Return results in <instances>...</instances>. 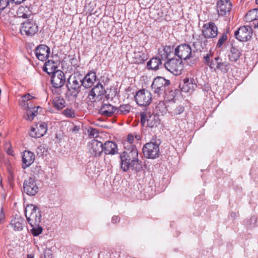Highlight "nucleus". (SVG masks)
<instances>
[{
	"label": "nucleus",
	"instance_id": "nucleus-28",
	"mask_svg": "<svg viewBox=\"0 0 258 258\" xmlns=\"http://www.w3.org/2000/svg\"><path fill=\"white\" fill-rule=\"evenodd\" d=\"M208 40L204 36H199L196 40L193 42L192 46L197 51H201L207 46Z\"/></svg>",
	"mask_w": 258,
	"mask_h": 258
},
{
	"label": "nucleus",
	"instance_id": "nucleus-37",
	"mask_svg": "<svg viewBox=\"0 0 258 258\" xmlns=\"http://www.w3.org/2000/svg\"><path fill=\"white\" fill-rule=\"evenodd\" d=\"M29 8L27 7L21 6L19 8L17 11V14L19 17H22L23 18H27L28 15V12H29Z\"/></svg>",
	"mask_w": 258,
	"mask_h": 258
},
{
	"label": "nucleus",
	"instance_id": "nucleus-35",
	"mask_svg": "<svg viewBox=\"0 0 258 258\" xmlns=\"http://www.w3.org/2000/svg\"><path fill=\"white\" fill-rule=\"evenodd\" d=\"M256 9H254L249 11L245 16V20L247 22L255 21L256 19Z\"/></svg>",
	"mask_w": 258,
	"mask_h": 258
},
{
	"label": "nucleus",
	"instance_id": "nucleus-10",
	"mask_svg": "<svg viewBox=\"0 0 258 258\" xmlns=\"http://www.w3.org/2000/svg\"><path fill=\"white\" fill-rule=\"evenodd\" d=\"M174 54L182 60L189 59L191 57V48L189 45L183 43L177 46Z\"/></svg>",
	"mask_w": 258,
	"mask_h": 258
},
{
	"label": "nucleus",
	"instance_id": "nucleus-51",
	"mask_svg": "<svg viewBox=\"0 0 258 258\" xmlns=\"http://www.w3.org/2000/svg\"><path fill=\"white\" fill-rule=\"evenodd\" d=\"M146 121H147V119H146V115H144V114H142L141 115V123L143 125H144V124L146 122Z\"/></svg>",
	"mask_w": 258,
	"mask_h": 258
},
{
	"label": "nucleus",
	"instance_id": "nucleus-24",
	"mask_svg": "<svg viewBox=\"0 0 258 258\" xmlns=\"http://www.w3.org/2000/svg\"><path fill=\"white\" fill-rule=\"evenodd\" d=\"M116 107L110 104H103L99 109V112L105 116H111L116 114Z\"/></svg>",
	"mask_w": 258,
	"mask_h": 258
},
{
	"label": "nucleus",
	"instance_id": "nucleus-12",
	"mask_svg": "<svg viewBox=\"0 0 258 258\" xmlns=\"http://www.w3.org/2000/svg\"><path fill=\"white\" fill-rule=\"evenodd\" d=\"M252 34V28L249 26L240 27L235 32L236 38L240 41L244 42L249 40Z\"/></svg>",
	"mask_w": 258,
	"mask_h": 258
},
{
	"label": "nucleus",
	"instance_id": "nucleus-57",
	"mask_svg": "<svg viewBox=\"0 0 258 258\" xmlns=\"http://www.w3.org/2000/svg\"><path fill=\"white\" fill-rule=\"evenodd\" d=\"M27 258H34V256L31 254H28Z\"/></svg>",
	"mask_w": 258,
	"mask_h": 258
},
{
	"label": "nucleus",
	"instance_id": "nucleus-16",
	"mask_svg": "<svg viewBox=\"0 0 258 258\" xmlns=\"http://www.w3.org/2000/svg\"><path fill=\"white\" fill-rule=\"evenodd\" d=\"M23 191L30 196H34L37 193L38 187L34 178L30 177L25 180L23 184Z\"/></svg>",
	"mask_w": 258,
	"mask_h": 258
},
{
	"label": "nucleus",
	"instance_id": "nucleus-23",
	"mask_svg": "<svg viewBox=\"0 0 258 258\" xmlns=\"http://www.w3.org/2000/svg\"><path fill=\"white\" fill-rule=\"evenodd\" d=\"M35 155L29 151H25L22 156V167L24 169L30 166L34 161Z\"/></svg>",
	"mask_w": 258,
	"mask_h": 258
},
{
	"label": "nucleus",
	"instance_id": "nucleus-54",
	"mask_svg": "<svg viewBox=\"0 0 258 258\" xmlns=\"http://www.w3.org/2000/svg\"><path fill=\"white\" fill-rule=\"evenodd\" d=\"M7 152L8 154L11 155V156H14V152L12 149H9L7 150Z\"/></svg>",
	"mask_w": 258,
	"mask_h": 258
},
{
	"label": "nucleus",
	"instance_id": "nucleus-34",
	"mask_svg": "<svg viewBox=\"0 0 258 258\" xmlns=\"http://www.w3.org/2000/svg\"><path fill=\"white\" fill-rule=\"evenodd\" d=\"M131 106L129 104L121 105L118 108L116 107V114L124 115L130 112Z\"/></svg>",
	"mask_w": 258,
	"mask_h": 258
},
{
	"label": "nucleus",
	"instance_id": "nucleus-4",
	"mask_svg": "<svg viewBox=\"0 0 258 258\" xmlns=\"http://www.w3.org/2000/svg\"><path fill=\"white\" fill-rule=\"evenodd\" d=\"M169 84V80L162 77H158L154 79L151 88L155 94L160 95L166 91V88Z\"/></svg>",
	"mask_w": 258,
	"mask_h": 258
},
{
	"label": "nucleus",
	"instance_id": "nucleus-21",
	"mask_svg": "<svg viewBox=\"0 0 258 258\" xmlns=\"http://www.w3.org/2000/svg\"><path fill=\"white\" fill-rule=\"evenodd\" d=\"M232 3L231 1H218L217 10L219 15H225L230 12L231 9Z\"/></svg>",
	"mask_w": 258,
	"mask_h": 258
},
{
	"label": "nucleus",
	"instance_id": "nucleus-50",
	"mask_svg": "<svg viewBox=\"0 0 258 258\" xmlns=\"http://www.w3.org/2000/svg\"><path fill=\"white\" fill-rule=\"evenodd\" d=\"M120 221V218L117 216H113L112 217L111 222L113 224L117 223Z\"/></svg>",
	"mask_w": 258,
	"mask_h": 258
},
{
	"label": "nucleus",
	"instance_id": "nucleus-11",
	"mask_svg": "<svg viewBox=\"0 0 258 258\" xmlns=\"http://www.w3.org/2000/svg\"><path fill=\"white\" fill-rule=\"evenodd\" d=\"M127 54L131 57L132 62L135 63H143L148 59L146 50L143 47H136L133 53Z\"/></svg>",
	"mask_w": 258,
	"mask_h": 258
},
{
	"label": "nucleus",
	"instance_id": "nucleus-25",
	"mask_svg": "<svg viewBox=\"0 0 258 258\" xmlns=\"http://www.w3.org/2000/svg\"><path fill=\"white\" fill-rule=\"evenodd\" d=\"M173 53V47L166 45L158 49V57L161 60H164L168 58Z\"/></svg>",
	"mask_w": 258,
	"mask_h": 258
},
{
	"label": "nucleus",
	"instance_id": "nucleus-41",
	"mask_svg": "<svg viewBox=\"0 0 258 258\" xmlns=\"http://www.w3.org/2000/svg\"><path fill=\"white\" fill-rule=\"evenodd\" d=\"M134 139V136L133 134H130L128 135L127 137V141L124 144V149H126V148H130L129 147L130 146H136L135 145L132 144Z\"/></svg>",
	"mask_w": 258,
	"mask_h": 258
},
{
	"label": "nucleus",
	"instance_id": "nucleus-7",
	"mask_svg": "<svg viewBox=\"0 0 258 258\" xmlns=\"http://www.w3.org/2000/svg\"><path fill=\"white\" fill-rule=\"evenodd\" d=\"M135 98L138 105L146 106L151 103L152 100V95L149 91L143 89L136 93Z\"/></svg>",
	"mask_w": 258,
	"mask_h": 258
},
{
	"label": "nucleus",
	"instance_id": "nucleus-32",
	"mask_svg": "<svg viewBox=\"0 0 258 258\" xmlns=\"http://www.w3.org/2000/svg\"><path fill=\"white\" fill-rule=\"evenodd\" d=\"M56 69L57 66L56 63L52 60H48L46 61L43 68V70L49 75L51 74H53L54 72L57 71Z\"/></svg>",
	"mask_w": 258,
	"mask_h": 258
},
{
	"label": "nucleus",
	"instance_id": "nucleus-61",
	"mask_svg": "<svg viewBox=\"0 0 258 258\" xmlns=\"http://www.w3.org/2000/svg\"><path fill=\"white\" fill-rule=\"evenodd\" d=\"M256 4H258V1H255Z\"/></svg>",
	"mask_w": 258,
	"mask_h": 258
},
{
	"label": "nucleus",
	"instance_id": "nucleus-46",
	"mask_svg": "<svg viewBox=\"0 0 258 258\" xmlns=\"http://www.w3.org/2000/svg\"><path fill=\"white\" fill-rule=\"evenodd\" d=\"M210 54H207V55L204 56V59H205L204 62H205V63H206L208 65H209L211 68H213V66H212L213 63L210 61Z\"/></svg>",
	"mask_w": 258,
	"mask_h": 258
},
{
	"label": "nucleus",
	"instance_id": "nucleus-13",
	"mask_svg": "<svg viewBox=\"0 0 258 258\" xmlns=\"http://www.w3.org/2000/svg\"><path fill=\"white\" fill-rule=\"evenodd\" d=\"M66 82L64 73L60 70L54 72L51 77V83L52 87L55 89L61 88Z\"/></svg>",
	"mask_w": 258,
	"mask_h": 258
},
{
	"label": "nucleus",
	"instance_id": "nucleus-58",
	"mask_svg": "<svg viewBox=\"0 0 258 258\" xmlns=\"http://www.w3.org/2000/svg\"><path fill=\"white\" fill-rule=\"evenodd\" d=\"M256 9V17H257V19H258V9Z\"/></svg>",
	"mask_w": 258,
	"mask_h": 258
},
{
	"label": "nucleus",
	"instance_id": "nucleus-53",
	"mask_svg": "<svg viewBox=\"0 0 258 258\" xmlns=\"http://www.w3.org/2000/svg\"><path fill=\"white\" fill-rule=\"evenodd\" d=\"M253 24L254 28L258 29V19H256V20L253 22Z\"/></svg>",
	"mask_w": 258,
	"mask_h": 258
},
{
	"label": "nucleus",
	"instance_id": "nucleus-8",
	"mask_svg": "<svg viewBox=\"0 0 258 258\" xmlns=\"http://www.w3.org/2000/svg\"><path fill=\"white\" fill-rule=\"evenodd\" d=\"M144 156L147 158L155 159L159 156V145L151 142L145 144L142 149Z\"/></svg>",
	"mask_w": 258,
	"mask_h": 258
},
{
	"label": "nucleus",
	"instance_id": "nucleus-22",
	"mask_svg": "<svg viewBox=\"0 0 258 258\" xmlns=\"http://www.w3.org/2000/svg\"><path fill=\"white\" fill-rule=\"evenodd\" d=\"M96 73L94 72L88 73L84 78L81 77L82 86L86 88L91 87L96 81Z\"/></svg>",
	"mask_w": 258,
	"mask_h": 258
},
{
	"label": "nucleus",
	"instance_id": "nucleus-47",
	"mask_svg": "<svg viewBox=\"0 0 258 258\" xmlns=\"http://www.w3.org/2000/svg\"><path fill=\"white\" fill-rule=\"evenodd\" d=\"M96 6V4L95 3V1H90L89 3L88 4V6H86V8H87L90 7V8H88V10L90 12H93L94 7Z\"/></svg>",
	"mask_w": 258,
	"mask_h": 258
},
{
	"label": "nucleus",
	"instance_id": "nucleus-48",
	"mask_svg": "<svg viewBox=\"0 0 258 258\" xmlns=\"http://www.w3.org/2000/svg\"><path fill=\"white\" fill-rule=\"evenodd\" d=\"M0 18L2 21L7 22L9 21V15L8 14L5 15L1 12Z\"/></svg>",
	"mask_w": 258,
	"mask_h": 258
},
{
	"label": "nucleus",
	"instance_id": "nucleus-29",
	"mask_svg": "<svg viewBox=\"0 0 258 258\" xmlns=\"http://www.w3.org/2000/svg\"><path fill=\"white\" fill-rule=\"evenodd\" d=\"M147 126L151 128H156L160 123L159 116L156 114L150 115L147 118Z\"/></svg>",
	"mask_w": 258,
	"mask_h": 258
},
{
	"label": "nucleus",
	"instance_id": "nucleus-15",
	"mask_svg": "<svg viewBox=\"0 0 258 258\" xmlns=\"http://www.w3.org/2000/svg\"><path fill=\"white\" fill-rule=\"evenodd\" d=\"M36 127H31L29 135L34 138H40L44 136L47 130V126L45 122H39L35 125Z\"/></svg>",
	"mask_w": 258,
	"mask_h": 258
},
{
	"label": "nucleus",
	"instance_id": "nucleus-36",
	"mask_svg": "<svg viewBox=\"0 0 258 258\" xmlns=\"http://www.w3.org/2000/svg\"><path fill=\"white\" fill-rule=\"evenodd\" d=\"M215 61L217 62V69L220 70L223 72H226L228 71V63L226 62H222L219 61L220 60L219 57H216L215 58Z\"/></svg>",
	"mask_w": 258,
	"mask_h": 258
},
{
	"label": "nucleus",
	"instance_id": "nucleus-60",
	"mask_svg": "<svg viewBox=\"0 0 258 258\" xmlns=\"http://www.w3.org/2000/svg\"><path fill=\"white\" fill-rule=\"evenodd\" d=\"M78 130V129H77V126H75V127H74V128L73 129V131H75V130Z\"/></svg>",
	"mask_w": 258,
	"mask_h": 258
},
{
	"label": "nucleus",
	"instance_id": "nucleus-1",
	"mask_svg": "<svg viewBox=\"0 0 258 258\" xmlns=\"http://www.w3.org/2000/svg\"><path fill=\"white\" fill-rule=\"evenodd\" d=\"M124 149L120 158V167L123 171L130 169L140 172L143 168L142 161L139 159L138 151L136 146H130Z\"/></svg>",
	"mask_w": 258,
	"mask_h": 258
},
{
	"label": "nucleus",
	"instance_id": "nucleus-27",
	"mask_svg": "<svg viewBox=\"0 0 258 258\" xmlns=\"http://www.w3.org/2000/svg\"><path fill=\"white\" fill-rule=\"evenodd\" d=\"M103 151L105 154L114 155L117 153V145L112 141H106L103 144Z\"/></svg>",
	"mask_w": 258,
	"mask_h": 258
},
{
	"label": "nucleus",
	"instance_id": "nucleus-18",
	"mask_svg": "<svg viewBox=\"0 0 258 258\" xmlns=\"http://www.w3.org/2000/svg\"><path fill=\"white\" fill-rule=\"evenodd\" d=\"M50 48L46 45L40 44L35 50L36 57L40 60L44 61L49 57Z\"/></svg>",
	"mask_w": 258,
	"mask_h": 258
},
{
	"label": "nucleus",
	"instance_id": "nucleus-19",
	"mask_svg": "<svg viewBox=\"0 0 258 258\" xmlns=\"http://www.w3.org/2000/svg\"><path fill=\"white\" fill-rule=\"evenodd\" d=\"M26 224L24 219L20 215L16 214L11 221V225L16 231H21L23 229Z\"/></svg>",
	"mask_w": 258,
	"mask_h": 258
},
{
	"label": "nucleus",
	"instance_id": "nucleus-33",
	"mask_svg": "<svg viewBox=\"0 0 258 258\" xmlns=\"http://www.w3.org/2000/svg\"><path fill=\"white\" fill-rule=\"evenodd\" d=\"M162 64V61L158 57L152 58L147 64V67L149 70H157L159 69V66Z\"/></svg>",
	"mask_w": 258,
	"mask_h": 258
},
{
	"label": "nucleus",
	"instance_id": "nucleus-14",
	"mask_svg": "<svg viewBox=\"0 0 258 258\" xmlns=\"http://www.w3.org/2000/svg\"><path fill=\"white\" fill-rule=\"evenodd\" d=\"M202 33L203 36L207 38L216 37L218 35V28L214 23L210 22L204 24L203 27Z\"/></svg>",
	"mask_w": 258,
	"mask_h": 258
},
{
	"label": "nucleus",
	"instance_id": "nucleus-52",
	"mask_svg": "<svg viewBox=\"0 0 258 258\" xmlns=\"http://www.w3.org/2000/svg\"><path fill=\"white\" fill-rule=\"evenodd\" d=\"M139 5H140V7H141V8H142V9L146 8V7H150V4L144 5L143 4V3H139Z\"/></svg>",
	"mask_w": 258,
	"mask_h": 258
},
{
	"label": "nucleus",
	"instance_id": "nucleus-43",
	"mask_svg": "<svg viewBox=\"0 0 258 258\" xmlns=\"http://www.w3.org/2000/svg\"><path fill=\"white\" fill-rule=\"evenodd\" d=\"M89 135L92 138H97L98 136V131L96 128H90L88 130Z\"/></svg>",
	"mask_w": 258,
	"mask_h": 258
},
{
	"label": "nucleus",
	"instance_id": "nucleus-39",
	"mask_svg": "<svg viewBox=\"0 0 258 258\" xmlns=\"http://www.w3.org/2000/svg\"><path fill=\"white\" fill-rule=\"evenodd\" d=\"M23 1H0V11L4 10L5 8L10 5V3L12 4H15L16 5H19L21 4Z\"/></svg>",
	"mask_w": 258,
	"mask_h": 258
},
{
	"label": "nucleus",
	"instance_id": "nucleus-2",
	"mask_svg": "<svg viewBox=\"0 0 258 258\" xmlns=\"http://www.w3.org/2000/svg\"><path fill=\"white\" fill-rule=\"evenodd\" d=\"M82 86L81 75L76 74L71 75L68 78L66 84L67 88V96L76 98L81 91Z\"/></svg>",
	"mask_w": 258,
	"mask_h": 258
},
{
	"label": "nucleus",
	"instance_id": "nucleus-38",
	"mask_svg": "<svg viewBox=\"0 0 258 258\" xmlns=\"http://www.w3.org/2000/svg\"><path fill=\"white\" fill-rule=\"evenodd\" d=\"M156 109L158 113H165L168 111V109L163 101H160L156 106Z\"/></svg>",
	"mask_w": 258,
	"mask_h": 258
},
{
	"label": "nucleus",
	"instance_id": "nucleus-59",
	"mask_svg": "<svg viewBox=\"0 0 258 258\" xmlns=\"http://www.w3.org/2000/svg\"><path fill=\"white\" fill-rule=\"evenodd\" d=\"M235 216H236V214L235 213H233V214H231V216L232 217H234Z\"/></svg>",
	"mask_w": 258,
	"mask_h": 258
},
{
	"label": "nucleus",
	"instance_id": "nucleus-26",
	"mask_svg": "<svg viewBox=\"0 0 258 258\" xmlns=\"http://www.w3.org/2000/svg\"><path fill=\"white\" fill-rule=\"evenodd\" d=\"M194 79L189 80L187 78L183 79L182 82L179 84L181 90L184 92H191L194 90L195 84L193 83Z\"/></svg>",
	"mask_w": 258,
	"mask_h": 258
},
{
	"label": "nucleus",
	"instance_id": "nucleus-44",
	"mask_svg": "<svg viewBox=\"0 0 258 258\" xmlns=\"http://www.w3.org/2000/svg\"><path fill=\"white\" fill-rule=\"evenodd\" d=\"M64 114L69 117H75V112L73 110L67 108L64 111Z\"/></svg>",
	"mask_w": 258,
	"mask_h": 258
},
{
	"label": "nucleus",
	"instance_id": "nucleus-5",
	"mask_svg": "<svg viewBox=\"0 0 258 258\" xmlns=\"http://www.w3.org/2000/svg\"><path fill=\"white\" fill-rule=\"evenodd\" d=\"M165 68L175 75H180L183 69L182 60L181 59L169 58L164 63Z\"/></svg>",
	"mask_w": 258,
	"mask_h": 258
},
{
	"label": "nucleus",
	"instance_id": "nucleus-55",
	"mask_svg": "<svg viewBox=\"0 0 258 258\" xmlns=\"http://www.w3.org/2000/svg\"><path fill=\"white\" fill-rule=\"evenodd\" d=\"M135 139H137V140L139 141L141 139V136L140 135H138L137 134H135V135H134Z\"/></svg>",
	"mask_w": 258,
	"mask_h": 258
},
{
	"label": "nucleus",
	"instance_id": "nucleus-9",
	"mask_svg": "<svg viewBox=\"0 0 258 258\" xmlns=\"http://www.w3.org/2000/svg\"><path fill=\"white\" fill-rule=\"evenodd\" d=\"M38 31V26L33 20H27L23 22L20 28V32L22 35L32 36Z\"/></svg>",
	"mask_w": 258,
	"mask_h": 258
},
{
	"label": "nucleus",
	"instance_id": "nucleus-20",
	"mask_svg": "<svg viewBox=\"0 0 258 258\" xmlns=\"http://www.w3.org/2000/svg\"><path fill=\"white\" fill-rule=\"evenodd\" d=\"M105 93L106 91L103 85L98 83L92 89L89 95L92 96V99L96 100L101 98Z\"/></svg>",
	"mask_w": 258,
	"mask_h": 258
},
{
	"label": "nucleus",
	"instance_id": "nucleus-56",
	"mask_svg": "<svg viewBox=\"0 0 258 258\" xmlns=\"http://www.w3.org/2000/svg\"><path fill=\"white\" fill-rule=\"evenodd\" d=\"M50 250L49 249L48 250H46L44 251V257L45 258H46V254L48 255L49 256V254H50Z\"/></svg>",
	"mask_w": 258,
	"mask_h": 258
},
{
	"label": "nucleus",
	"instance_id": "nucleus-6",
	"mask_svg": "<svg viewBox=\"0 0 258 258\" xmlns=\"http://www.w3.org/2000/svg\"><path fill=\"white\" fill-rule=\"evenodd\" d=\"M35 97L30 95V94H27L25 95H23L22 97V100L20 101V105L24 108V109H27L26 111V115L25 117V119L29 120H32L34 119V117L36 115L37 109L39 108L38 106L37 108L36 107H30L29 106L28 104L27 103L26 106H25V102L31 100Z\"/></svg>",
	"mask_w": 258,
	"mask_h": 258
},
{
	"label": "nucleus",
	"instance_id": "nucleus-42",
	"mask_svg": "<svg viewBox=\"0 0 258 258\" xmlns=\"http://www.w3.org/2000/svg\"><path fill=\"white\" fill-rule=\"evenodd\" d=\"M227 39V36L226 34L223 33L219 37L218 41L217 44V47L220 48L224 43Z\"/></svg>",
	"mask_w": 258,
	"mask_h": 258
},
{
	"label": "nucleus",
	"instance_id": "nucleus-3",
	"mask_svg": "<svg viewBox=\"0 0 258 258\" xmlns=\"http://www.w3.org/2000/svg\"><path fill=\"white\" fill-rule=\"evenodd\" d=\"M27 221L30 225L40 224L41 220V211L39 208L33 205H28L25 209Z\"/></svg>",
	"mask_w": 258,
	"mask_h": 258
},
{
	"label": "nucleus",
	"instance_id": "nucleus-30",
	"mask_svg": "<svg viewBox=\"0 0 258 258\" xmlns=\"http://www.w3.org/2000/svg\"><path fill=\"white\" fill-rule=\"evenodd\" d=\"M55 92H57V95L53 98L52 105L56 109L61 110L65 107L66 101L63 98L59 96V92H57V91Z\"/></svg>",
	"mask_w": 258,
	"mask_h": 258
},
{
	"label": "nucleus",
	"instance_id": "nucleus-17",
	"mask_svg": "<svg viewBox=\"0 0 258 258\" xmlns=\"http://www.w3.org/2000/svg\"><path fill=\"white\" fill-rule=\"evenodd\" d=\"M91 154L95 157L99 156L103 152V144L96 140H92L88 144Z\"/></svg>",
	"mask_w": 258,
	"mask_h": 258
},
{
	"label": "nucleus",
	"instance_id": "nucleus-40",
	"mask_svg": "<svg viewBox=\"0 0 258 258\" xmlns=\"http://www.w3.org/2000/svg\"><path fill=\"white\" fill-rule=\"evenodd\" d=\"M31 226L32 227L31 230V233L34 236H38L41 233L43 229L42 227L40 226V224L32 225H31Z\"/></svg>",
	"mask_w": 258,
	"mask_h": 258
},
{
	"label": "nucleus",
	"instance_id": "nucleus-45",
	"mask_svg": "<svg viewBox=\"0 0 258 258\" xmlns=\"http://www.w3.org/2000/svg\"><path fill=\"white\" fill-rule=\"evenodd\" d=\"M184 110V106L182 105H179L174 110V114L178 115L183 112Z\"/></svg>",
	"mask_w": 258,
	"mask_h": 258
},
{
	"label": "nucleus",
	"instance_id": "nucleus-31",
	"mask_svg": "<svg viewBox=\"0 0 258 258\" xmlns=\"http://www.w3.org/2000/svg\"><path fill=\"white\" fill-rule=\"evenodd\" d=\"M241 55V53L240 51L236 47L232 45L228 54L229 60L232 62H236L239 59Z\"/></svg>",
	"mask_w": 258,
	"mask_h": 258
},
{
	"label": "nucleus",
	"instance_id": "nucleus-49",
	"mask_svg": "<svg viewBox=\"0 0 258 258\" xmlns=\"http://www.w3.org/2000/svg\"><path fill=\"white\" fill-rule=\"evenodd\" d=\"M5 219V214L4 212L3 208H1V210L0 212V223H2Z\"/></svg>",
	"mask_w": 258,
	"mask_h": 258
}]
</instances>
